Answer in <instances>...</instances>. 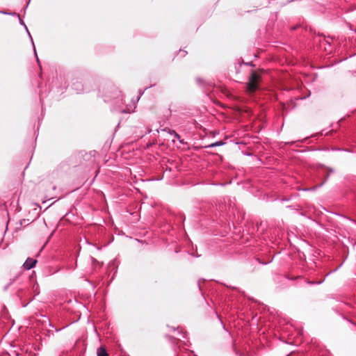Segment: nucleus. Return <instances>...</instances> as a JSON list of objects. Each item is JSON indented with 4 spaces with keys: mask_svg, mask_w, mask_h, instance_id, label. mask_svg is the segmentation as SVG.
I'll use <instances>...</instances> for the list:
<instances>
[{
    "mask_svg": "<svg viewBox=\"0 0 356 356\" xmlns=\"http://www.w3.org/2000/svg\"><path fill=\"white\" fill-rule=\"evenodd\" d=\"M260 81V76L257 72H252L248 83V90L253 92L257 89L258 83Z\"/></svg>",
    "mask_w": 356,
    "mask_h": 356,
    "instance_id": "f257e3e1",
    "label": "nucleus"
},
{
    "mask_svg": "<svg viewBox=\"0 0 356 356\" xmlns=\"http://www.w3.org/2000/svg\"><path fill=\"white\" fill-rule=\"evenodd\" d=\"M321 168L322 170V172L323 173H325V175L324 180L318 186V187L322 186L327 181L330 174L334 172V170L333 168H328L324 165H321ZM317 186L310 188H305L303 189V191H313L315 190Z\"/></svg>",
    "mask_w": 356,
    "mask_h": 356,
    "instance_id": "f03ea898",
    "label": "nucleus"
},
{
    "mask_svg": "<svg viewBox=\"0 0 356 356\" xmlns=\"http://www.w3.org/2000/svg\"><path fill=\"white\" fill-rule=\"evenodd\" d=\"M97 356H108L106 348L103 346H100L97 350Z\"/></svg>",
    "mask_w": 356,
    "mask_h": 356,
    "instance_id": "39448f33",
    "label": "nucleus"
},
{
    "mask_svg": "<svg viewBox=\"0 0 356 356\" xmlns=\"http://www.w3.org/2000/svg\"><path fill=\"white\" fill-rule=\"evenodd\" d=\"M198 287H199V289H200V283H198Z\"/></svg>",
    "mask_w": 356,
    "mask_h": 356,
    "instance_id": "1a4fd4ad",
    "label": "nucleus"
},
{
    "mask_svg": "<svg viewBox=\"0 0 356 356\" xmlns=\"http://www.w3.org/2000/svg\"><path fill=\"white\" fill-rule=\"evenodd\" d=\"M179 334L183 337V338H186V332H179Z\"/></svg>",
    "mask_w": 356,
    "mask_h": 356,
    "instance_id": "6e6552de",
    "label": "nucleus"
},
{
    "mask_svg": "<svg viewBox=\"0 0 356 356\" xmlns=\"http://www.w3.org/2000/svg\"><path fill=\"white\" fill-rule=\"evenodd\" d=\"M341 266H342V264H341L339 266H338L335 269H334V270H331V271L327 274V275H330V274H331V273H334V272H336L337 270H338V269H339Z\"/></svg>",
    "mask_w": 356,
    "mask_h": 356,
    "instance_id": "0eeeda50",
    "label": "nucleus"
},
{
    "mask_svg": "<svg viewBox=\"0 0 356 356\" xmlns=\"http://www.w3.org/2000/svg\"><path fill=\"white\" fill-rule=\"evenodd\" d=\"M324 280H325V279H323V280H321V281H317V282L309 281L307 283L309 284H321L324 282Z\"/></svg>",
    "mask_w": 356,
    "mask_h": 356,
    "instance_id": "423d86ee",
    "label": "nucleus"
},
{
    "mask_svg": "<svg viewBox=\"0 0 356 356\" xmlns=\"http://www.w3.org/2000/svg\"><path fill=\"white\" fill-rule=\"evenodd\" d=\"M163 132H167L171 137V140L173 143L175 142L176 140H178L181 143H183V141L180 139V136L179 134H177L175 131H172L170 129H163Z\"/></svg>",
    "mask_w": 356,
    "mask_h": 356,
    "instance_id": "20e7f679",
    "label": "nucleus"
},
{
    "mask_svg": "<svg viewBox=\"0 0 356 356\" xmlns=\"http://www.w3.org/2000/svg\"><path fill=\"white\" fill-rule=\"evenodd\" d=\"M38 261L36 259L32 258H28L23 264V267L26 270H30L33 268Z\"/></svg>",
    "mask_w": 356,
    "mask_h": 356,
    "instance_id": "7ed1b4c3",
    "label": "nucleus"
}]
</instances>
